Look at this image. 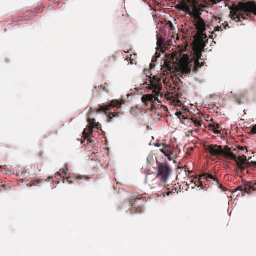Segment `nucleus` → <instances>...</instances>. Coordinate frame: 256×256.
Returning a JSON list of instances; mask_svg holds the SVG:
<instances>
[{
    "instance_id": "obj_1",
    "label": "nucleus",
    "mask_w": 256,
    "mask_h": 256,
    "mask_svg": "<svg viewBox=\"0 0 256 256\" xmlns=\"http://www.w3.org/2000/svg\"><path fill=\"white\" fill-rule=\"evenodd\" d=\"M146 79L144 84H146L148 86L146 88L148 89V92H152L154 94H149L145 95L142 98V101L143 102H154L158 100V97L162 95L160 91L162 88V84H161V78L158 76H154L152 78L150 76L146 74Z\"/></svg>"
},
{
    "instance_id": "obj_2",
    "label": "nucleus",
    "mask_w": 256,
    "mask_h": 256,
    "mask_svg": "<svg viewBox=\"0 0 256 256\" xmlns=\"http://www.w3.org/2000/svg\"><path fill=\"white\" fill-rule=\"evenodd\" d=\"M250 12L256 15V6L252 2H240L236 7L235 12H232V18L236 22L240 21V18L246 20Z\"/></svg>"
},
{
    "instance_id": "obj_3",
    "label": "nucleus",
    "mask_w": 256,
    "mask_h": 256,
    "mask_svg": "<svg viewBox=\"0 0 256 256\" xmlns=\"http://www.w3.org/2000/svg\"><path fill=\"white\" fill-rule=\"evenodd\" d=\"M171 170L166 164H161L158 166V176H161V181L166 182L170 175Z\"/></svg>"
},
{
    "instance_id": "obj_4",
    "label": "nucleus",
    "mask_w": 256,
    "mask_h": 256,
    "mask_svg": "<svg viewBox=\"0 0 256 256\" xmlns=\"http://www.w3.org/2000/svg\"><path fill=\"white\" fill-rule=\"evenodd\" d=\"M206 152L211 156H218L222 154V147L217 144H210L204 146Z\"/></svg>"
},
{
    "instance_id": "obj_5",
    "label": "nucleus",
    "mask_w": 256,
    "mask_h": 256,
    "mask_svg": "<svg viewBox=\"0 0 256 256\" xmlns=\"http://www.w3.org/2000/svg\"><path fill=\"white\" fill-rule=\"evenodd\" d=\"M122 104L118 101L113 100L112 102L108 106H100V108L97 110V112H104L106 115L108 116L109 113L108 112V110H110L112 108L117 107L120 108Z\"/></svg>"
},
{
    "instance_id": "obj_6",
    "label": "nucleus",
    "mask_w": 256,
    "mask_h": 256,
    "mask_svg": "<svg viewBox=\"0 0 256 256\" xmlns=\"http://www.w3.org/2000/svg\"><path fill=\"white\" fill-rule=\"evenodd\" d=\"M230 148L228 146H224V148H222L223 152L222 155L224 156L226 158H230L232 160H235L236 156L230 152Z\"/></svg>"
},
{
    "instance_id": "obj_7",
    "label": "nucleus",
    "mask_w": 256,
    "mask_h": 256,
    "mask_svg": "<svg viewBox=\"0 0 256 256\" xmlns=\"http://www.w3.org/2000/svg\"><path fill=\"white\" fill-rule=\"evenodd\" d=\"M88 122L89 124V129L90 132L94 130H98L99 129V123L96 122V120L94 119H90L89 118L88 120Z\"/></svg>"
},
{
    "instance_id": "obj_8",
    "label": "nucleus",
    "mask_w": 256,
    "mask_h": 256,
    "mask_svg": "<svg viewBox=\"0 0 256 256\" xmlns=\"http://www.w3.org/2000/svg\"><path fill=\"white\" fill-rule=\"evenodd\" d=\"M157 46H158L162 50H166L168 48V47L166 46V42L164 39L162 38H159L158 36L157 35Z\"/></svg>"
},
{
    "instance_id": "obj_9",
    "label": "nucleus",
    "mask_w": 256,
    "mask_h": 256,
    "mask_svg": "<svg viewBox=\"0 0 256 256\" xmlns=\"http://www.w3.org/2000/svg\"><path fill=\"white\" fill-rule=\"evenodd\" d=\"M200 178L198 179L196 176L194 177V178L190 181L191 182L194 183V186H198V187L201 188L202 189L204 188V186L202 185V183L204 182L202 181V180L204 178H201L200 176H199Z\"/></svg>"
},
{
    "instance_id": "obj_10",
    "label": "nucleus",
    "mask_w": 256,
    "mask_h": 256,
    "mask_svg": "<svg viewBox=\"0 0 256 256\" xmlns=\"http://www.w3.org/2000/svg\"><path fill=\"white\" fill-rule=\"evenodd\" d=\"M234 160H236L238 166L240 168H241L242 165L245 164L246 158L244 156H239L238 158H237V157L236 156V158Z\"/></svg>"
},
{
    "instance_id": "obj_11",
    "label": "nucleus",
    "mask_w": 256,
    "mask_h": 256,
    "mask_svg": "<svg viewBox=\"0 0 256 256\" xmlns=\"http://www.w3.org/2000/svg\"><path fill=\"white\" fill-rule=\"evenodd\" d=\"M200 177L204 178L206 181H208L210 179L214 181H215L218 185L220 184L218 181L217 180H216L212 174H206L201 175Z\"/></svg>"
},
{
    "instance_id": "obj_12",
    "label": "nucleus",
    "mask_w": 256,
    "mask_h": 256,
    "mask_svg": "<svg viewBox=\"0 0 256 256\" xmlns=\"http://www.w3.org/2000/svg\"><path fill=\"white\" fill-rule=\"evenodd\" d=\"M210 126L212 128L215 134H219L220 131L218 130L220 125L218 124H210Z\"/></svg>"
},
{
    "instance_id": "obj_13",
    "label": "nucleus",
    "mask_w": 256,
    "mask_h": 256,
    "mask_svg": "<svg viewBox=\"0 0 256 256\" xmlns=\"http://www.w3.org/2000/svg\"><path fill=\"white\" fill-rule=\"evenodd\" d=\"M182 94H172V98H174V100H176L178 102H180V98H181Z\"/></svg>"
},
{
    "instance_id": "obj_14",
    "label": "nucleus",
    "mask_w": 256,
    "mask_h": 256,
    "mask_svg": "<svg viewBox=\"0 0 256 256\" xmlns=\"http://www.w3.org/2000/svg\"><path fill=\"white\" fill-rule=\"evenodd\" d=\"M192 120L194 124V126H196V127H200L202 125V124H201V122L198 120H195V119H194L192 118Z\"/></svg>"
},
{
    "instance_id": "obj_15",
    "label": "nucleus",
    "mask_w": 256,
    "mask_h": 256,
    "mask_svg": "<svg viewBox=\"0 0 256 256\" xmlns=\"http://www.w3.org/2000/svg\"><path fill=\"white\" fill-rule=\"evenodd\" d=\"M222 24H220V26L218 25L214 27V32H220L222 31ZM214 32H212L213 34Z\"/></svg>"
},
{
    "instance_id": "obj_16",
    "label": "nucleus",
    "mask_w": 256,
    "mask_h": 256,
    "mask_svg": "<svg viewBox=\"0 0 256 256\" xmlns=\"http://www.w3.org/2000/svg\"><path fill=\"white\" fill-rule=\"evenodd\" d=\"M256 186V182H252L250 184V188L254 191H256V188L254 186Z\"/></svg>"
},
{
    "instance_id": "obj_17",
    "label": "nucleus",
    "mask_w": 256,
    "mask_h": 256,
    "mask_svg": "<svg viewBox=\"0 0 256 256\" xmlns=\"http://www.w3.org/2000/svg\"><path fill=\"white\" fill-rule=\"evenodd\" d=\"M221 22L220 18H215L212 21V23L214 24H220Z\"/></svg>"
},
{
    "instance_id": "obj_18",
    "label": "nucleus",
    "mask_w": 256,
    "mask_h": 256,
    "mask_svg": "<svg viewBox=\"0 0 256 256\" xmlns=\"http://www.w3.org/2000/svg\"><path fill=\"white\" fill-rule=\"evenodd\" d=\"M176 115L179 118H180L181 117H182L184 119H185L186 118L184 116H182V112H176Z\"/></svg>"
},
{
    "instance_id": "obj_19",
    "label": "nucleus",
    "mask_w": 256,
    "mask_h": 256,
    "mask_svg": "<svg viewBox=\"0 0 256 256\" xmlns=\"http://www.w3.org/2000/svg\"><path fill=\"white\" fill-rule=\"evenodd\" d=\"M160 150L165 155H168V152L166 149H160Z\"/></svg>"
},
{
    "instance_id": "obj_20",
    "label": "nucleus",
    "mask_w": 256,
    "mask_h": 256,
    "mask_svg": "<svg viewBox=\"0 0 256 256\" xmlns=\"http://www.w3.org/2000/svg\"><path fill=\"white\" fill-rule=\"evenodd\" d=\"M252 131L254 133L256 134V125L252 128Z\"/></svg>"
},
{
    "instance_id": "obj_21",
    "label": "nucleus",
    "mask_w": 256,
    "mask_h": 256,
    "mask_svg": "<svg viewBox=\"0 0 256 256\" xmlns=\"http://www.w3.org/2000/svg\"><path fill=\"white\" fill-rule=\"evenodd\" d=\"M222 25L224 26V29H226V26L228 25V24H226V25H224V24H222Z\"/></svg>"
},
{
    "instance_id": "obj_22",
    "label": "nucleus",
    "mask_w": 256,
    "mask_h": 256,
    "mask_svg": "<svg viewBox=\"0 0 256 256\" xmlns=\"http://www.w3.org/2000/svg\"><path fill=\"white\" fill-rule=\"evenodd\" d=\"M238 190H242V188H239Z\"/></svg>"
},
{
    "instance_id": "obj_23",
    "label": "nucleus",
    "mask_w": 256,
    "mask_h": 256,
    "mask_svg": "<svg viewBox=\"0 0 256 256\" xmlns=\"http://www.w3.org/2000/svg\"><path fill=\"white\" fill-rule=\"evenodd\" d=\"M86 130H84V134H86Z\"/></svg>"
},
{
    "instance_id": "obj_24",
    "label": "nucleus",
    "mask_w": 256,
    "mask_h": 256,
    "mask_svg": "<svg viewBox=\"0 0 256 256\" xmlns=\"http://www.w3.org/2000/svg\"><path fill=\"white\" fill-rule=\"evenodd\" d=\"M156 146H157L158 147L160 146L158 144H156Z\"/></svg>"
}]
</instances>
